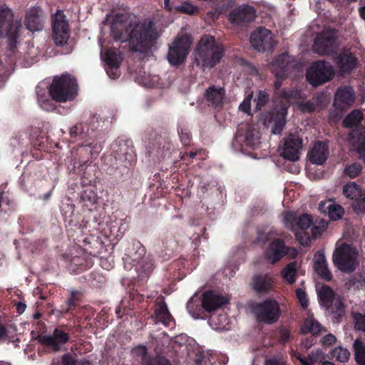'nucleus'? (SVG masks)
<instances>
[{
  "instance_id": "f257e3e1",
  "label": "nucleus",
  "mask_w": 365,
  "mask_h": 365,
  "mask_svg": "<svg viewBox=\"0 0 365 365\" xmlns=\"http://www.w3.org/2000/svg\"><path fill=\"white\" fill-rule=\"evenodd\" d=\"M110 33L116 41H128L131 50L143 52L159 37L155 24L148 21L140 23L135 16L116 15L110 26Z\"/></svg>"
},
{
  "instance_id": "f03ea898",
  "label": "nucleus",
  "mask_w": 365,
  "mask_h": 365,
  "mask_svg": "<svg viewBox=\"0 0 365 365\" xmlns=\"http://www.w3.org/2000/svg\"><path fill=\"white\" fill-rule=\"evenodd\" d=\"M223 53V48L215 43L213 36H204L195 51V61L203 69L212 68L220 63Z\"/></svg>"
},
{
  "instance_id": "7ed1b4c3",
  "label": "nucleus",
  "mask_w": 365,
  "mask_h": 365,
  "mask_svg": "<svg viewBox=\"0 0 365 365\" xmlns=\"http://www.w3.org/2000/svg\"><path fill=\"white\" fill-rule=\"evenodd\" d=\"M77 91L75 78L68 74L54 77L49 88L51 98L57 102L72 101L76 96Z\"/></svg>"
},
{
  "instance_id": "20e7f679",
  "label": "nucleus",
  "mask_w": 365,
  "mask_h": 365,
  "mask_svg": "<svg viewBox=\"0 0 365 365\" xmlns=\"http://www.w3.org/2000/svg\"><path fill=\"white\" fill-rule=\"evenodd\" d=\"M192 43V38L190 34H178L169 44L167 54L168 62L173 66L182 63L190 52Z\"/></svg>"
},
{
  "instance_id": "39448f33",
  "label": "nucleus",
  "mask_w": 365,
  "mask_h": 365,
  "mask_svg": "<svg viewBox=\"0 0 365 365\" xmlns=\"http://www.w3.org/2000/svg\"><path fill=\"white\" fill-rule=\"evenodd\" d=\"M358 252L347 244L337 247L333 254L334 264L341 272L351 273L358 265Z\"/></svg>"
},
{
  "instance_id": "423d86ee",
  "label": "nucleus",
  "mask_w": 365,
  "mask_h": 365,
  "mask_svg": "<svg viewBox=\"0 0 365 365\" xmlns=\"http://www.w3.org/2000/svg\"><path fill=\"white\" fill-rule=\"evenodd\" d=\"M252 312L259 322L272 324L278 320L280 309L277 301L267 299L255 304L252 308Z\"/></svg>"
},
{
  "instance_id": "0eeeda50",
  "label": "nucleus",
  "mask_w": 365,
  "mask_h": 365,
  "mask_svg": "<svg viewBox=\"0 0 365 365\" xmlns=\"http://www.w3.org/2000/svg\"><path fill=\"white\" fill-rule=\"evenodd\" d=\"M334 76L332 66L325 61H317L307 71V79L314 86L322 85L330 81Z\"/></svg>"
},
{
  "instance_id": "6e6552de",
  "label": "nucleus",
  "mask_w": 365,
  "mask_h": 365,
  "mask_svg": "<svg viewBox=\"0 0 365 365\" xmlns=\"http://www.w3.org/2000/svg\"><path fill=\"white\" fill-rule=\"evenodd\" d=\"M287 109L284 107L275 108L263 114L261 120L267 128H270L272 134H280L286 123Z\"/></svg>"
},
{
  "instance_id": "1a4fd4ad",
  "label": "nucleus",
  "mask_w": 365,
  "mask_h": 365,
  "mask_svg": "<svg viewBox=\"0 0 365 365\" xmlns=\"http://www.w3.org/2000/svg\"><path fill=\"white\" fill-rule=\"evenodd\" d=\"M20 27L19 23H14V14L10 9H0V37L6 36L13 41Z\"/></svg>"
},
{
  "instance_id": "9d476101",
  "label": "nucleus",
  "mask_w": 365,
  "mask_h": 365,
  "mask_svg": "<svg viewBox=\"0 0 365 365\" xmlns=\"http://www.w3.org/2000/svg\"><path fill=\"white\" fill-rule=\"evenodd\" d=\"M303 140L298 135L290 133L282 141L281 155L290 161H297L299 159L302 150Z\"/></svg>"
},
{
  "instance_id": "9b49d317",
  "label": "nucleus",
  "mask_w": 365,
  "mask_h": 365,
  "mask_svg": "<svg viewBox=\"0 0 365 365\" xmlns=\"http://www.w3.org/2000/svg\"><path fill=\"white\" fill-rule=\"evenodd\" d=\"M338 46L337 34L334 31H324L315 40L314 49L321 55L333 52Z\"/></svg>"
},
{
  "instance_id": "f8f14e48",
  "label": "nucleus",
  "mask_w": 365,
  "mask_h": 365,
  "mask_svg": "<svg viewBox=\"0 0 365 365\" xmlns=\"http://www.w3.org/2000/svg\"><path fill=\"white\" fill-rule=\"evenodd\" d=\"M53 32L57 45L62 46L67 42L69 37L68 24L63 11L58 10L53 17Z\"/></svg>"
},
{
  "instance_id": "ddd939ff",
  "label": "nucleus",
  "mask_w": 365,
  "mask_h": 365,
  "mask_svg": "<svg viewBox=\"0 0 365 365\" xmlns=\"http://www.w3.org/2000/svg\"><path fill=\"white\" fill-rule=\"evenodd\" d=\"M250 41L252 46L258 51L271 50L274 44L270 31L262 27L252 34Z\"/></svg>"
},
{
  "instance_id": "4468645a",
  "label": "nucleus",
  "mask_w": 365,
  "mask_h": 365,
  "mask_svg": "<svg viewBox=\"0 0 365 365\" xmlns=\"http://www.w3.org/2000/svg\"><path fill=\"white\" fill-rule=\"evenodd\" d=\"M145 255V247L139 242H134L132 245L126 250L123 257L125 267L127 269L138 267L142 262Z\"/></svg>"
},
{
  "instance_id": "2eb2a0df",
  "label": "nucleus",
  "mask_w": 365,
  "mask_h": 365,
  "mask_svg": "<svg viewBox=\"0 0 365 365\" xmlns=\"http://www.w3.org/2000/svg\"><path fill=\"white\" fill-rule=\"evenodd\" d=\"M44 19L45 17L41 9L34 6L26 11L24 24L31 31H39L43 29Z\"/></svg>"
},
{
  "instance_id": "dca6fc26",
  "label": "nucleus",
  "mask_w": 365,
  "mask_h": 365,
  "mask_svg": "<svg viewBox=\"0 0 365 365\" xmlns=\"http://www.w3.org/2000/svg\"><path fill=\"white\" fill-rule=\"evenodd\" d=\"M255 18V10L252 6L248 5H242L236 8L229 15L230 21L237 25L252 22Z\"/></svg>"
},
{
  "instance_id": "f3484780",
  "label": "nucleus",
  "mask_w": 365,
  "mask_h": 365,
  "mask_svg": "<svg viewBox=\"0 0 365 365\" xmlns=\"http://www.w3.org/2000/svg\"><path fill=\"white\" fill-rule=\"evenodd\" d=\"M228 302L229 298L214 292H207L202 294V306L208 312H215Z\"/></svg>"
},
{
  "instance_id": "a211bd4d",
  "label": "nucleus",
  "mask_w": 365,
  "mask_h": 365,
  "mask_svg": "<svg viewBox=\"0 0 365 365\" xmlns=\"http://www.w3.org/2000/svg\"><path fill=\"white\" fill-rule=\"evenodd\" d=\"M68 339L69 336L66 332L59 329H55L51 335L40 336L39 341L45 345L51 346L55 351H58Z\"/></svg>"
},
{
  "instance_id": "6ab92c4d",
  "label": "nucleus",
  "mask_w": 365,
  "mask_h": 365,
  "mask_svg": "<svg viewBox=\"0 0 365 365\" xmlns=\"http://www.w3.org/2000/svg\"><path fill=\"white\" fill-rule=\"evenodd\" d=\"M355 93L351 87L339 88L334 96V106L339 109L350 106L354 101Z\"/></svg>"
},
{
  "instance_id": "aec40b11",
  "label": "nucleus",
  "mask_w": 365,
  "mask_h": 365,
  "mask_svg": "<svg viewBox=\"0 0 365 365\" xmlns=\"http://www.w3.org/2000/svg\"><path fill=\"white\" fill-rule=\"evenodd\" d=\"M287 253L284 242L281 240H274L265 252L266 259L271 263L279 261Z\"/></svg>"
},
{
  "instance_id": "412c9836",
  "label": "nucleus",
  "mask_w": 365,
  "mask_h": 365,
  "mask_svg": "<svg viewBox=\"0 0 365 365\" xmlns=\"http://www.w3.org/2000/svg\"><path fill=\"white\" fill-rule=\"evenodd\" d=\"M328 155V147L324 142L315 143L308 154L310 161L317 165L323 164Z\"/></svg>"
},
{
  "instance_id": "4be33fe9",
  "label": "nucleus",
  "mask_w": 365,
  "mask_h": 365,
  "mask_svg": "<svg viewBox=\"0 0 365 365\" xmlns=\"http://www.w3.org/2000/svg\"><path fill=\"white\" fill-rule=\"evenodd\" d=\"M314 268L317 273L326 281H330L332 275L328 268L327 262L323 252H317L314 257Z\"/></svg>"
},
{
  "instance_id": "5701e85b",
  "label": "nucleus",
  "mask_w": 365,
  "mask_h": 365,
  "mask_svg": "<svg viewBox=\"0 0 365 365\" xmlns=\"http://www.w3.org/2000/svg\"><path fill=\"white\" fill-rule=\"evenodd\" d=\"M205 96L213 106H220L225 100V91L222 87L212 86L206 90Z\"/></svg>"
},
{
  "instance_id": "b1692460",
  "label": "nucleus",
  "mask_w": 365,
  "mask_h": 365,
  "mask_svg": "<svg viewBox=\"0 0 365 365\" xmlns=\"http://www.w3.org/2000/svg\"><path fill=\"white\" fill-rule=\"evenodd\" d=\"M133 354L135 356L140 359L145 365H171L167 359L160 356L148 361L147 349L144 346H138L133 349Z\"/></svg>"
},
{
  "instance_id": "393cba45",
  "label": "nucleus",
  "mask_w": 365,
  "mask_h": 365,
  "mask_svg": "<svg viewBox=\"0 0 365 365\" xmlns=\"http://www.w3.org/2000/svg\"><path fill=\"white\" fill-rule=\"evenodd\" d=\"M288 56L287 53H283L278 56V58L272 64V71L275 74L277 82L275 86L279 88L281 86L280 79L283 78L284 74V69L287 66Z\"/></svg>"
},
{
  "instance_id": "a878e982",
  "label": "nucleus",
  "mask_w": 365,
  "mask_h": 365,
  "mask_svg": "<svg viewBox=\"0 0 365 365\" xmlns=\"http://www.w3.org/2000/svg\"><path fill=\"white\" fill-rule=\"evenodd\" d=\"M274 280L272 277L265 275H257L253 277L252 287L257 293H267L272 287Z\"/></svg>"
},
{
  "instance_id": "bb28decb",
  "label": "nucleus",
  "mask_w": 365,
  "mask_h": 365,
  "mask_svg": "<svg viewBox=\"0 0 365 365\" xmlns=\"http://www.w3.org/2000/svg\"><path fill=\"white\" fill-rule=\"evenodd\" d=\"M336 62L340 71L341 73H346L355 67L356 59L352 53L345 51L338 56Z\"/></svg>"
},
{
  "instance_id": "cd10ccee",
  "label": "nucleus",
  "mask_w": 365,
  "mask_h": 365,
  "mask_svg": "<svg viewBox=\"0 0 365 365\" xmlns=\"http://www.w3.org/2000/svg\"><path fill=\"white\" fill-rule=\"evenodd\" d=\"M155 318L157 320L156 323L159 322L165 326L168 325L173 320V317L168 311V307L163 300L156 304Z\"/></svg>"
},
{
  "instance_id": "c85d7f7f",
  "label": "nucleus",
  "mask_w": 365,
  "mask_h": 365,
  "mask_svg": "<svg viewBox=\"0 0 365 365\" xmlns=\"http://www.w3.org/2000/svg\"><path fill=\"white\" fill-rule=\"evenodd\" d=\"M245 145L253 149L256 148L260 143V134L257 128L254 125L247 126L245 136Z\"/></svg>"
},
{
  "instance_id": "c756f323",
  "label": "nucleus",
  "mask_w": 365,
  "mask_h": 365,
  "mask_svg": "<svg viewBox=\"0 0 365 365\" xmlns=\"http://www.w3.org/2000/svg\"><path fill=\"white\" fill-rule=\"evenodd\" d=\"M320 209H324V211L327 210L329 216L331 220H337L344 215L343 207L332 202H328L327 205H326V204H320Z\"/></svg>"
},
{
  "instance_id": "7c9ffc66",
  "label": "nucleus",
  "mask_w": 365,
  "mask_h": 365,
  "mask_svg": "<svg viewBox=\"0 0 365 365\" xmlns=\"http://www.w3.org/2000/svg\"><path fill=\"white\" fill-rule=\"evenodd\" d=\"M318 297L322 304L328 309L334 302V293L329 287L322 286L318 292Z\"/></svg>"
},
{
  "instance_id": "2f4dec72",
  "label": "nucleus",
  "mask_w": 365,
  "mask_h": 365,
  "mask_svg": "<svg viewBox=\"0 0 365 365\" xmlns=\"http://www.w3.org/2000/svg\"><path fill=\"white\" fill-rule=\"evenodd\" d=\"M354 359L359 365H365V343L357 338L353 344Z\"/></svg>"
},
{
  "instance_id": "473e14b6",
  "label": "nucleus",
  "mask_w": 365,
  "mask_h": 365,
  "mask_svg": "<svg viewBox=\"0 0 365 365\" xmlns=\"http://www.w3.org/2000/svg\"><path fill=\"white\" fill-rule=\"evenodd\" d=\"M322 331L321 324L315 321L312 317H309L304 322L302 328V331L304 334L311 333L312 334H317Z\"/></svg>"
},
{
  "instance_id": "72a5a7b5",
  "label": "nucleus",
  "mask_w": 365,
  "mask_h": 365,
  "mask_svg": "<svg viewBox=\"0 0 365 365\" xmlns=\"http://www.w3.org/2000/svg\"><path fill=\"white\" fill-rule=\"evenodd\" d=\"M362 116V113L359 110H354L346 117L343 124L346 128L357 126L361 120Z\"/></svg>"
},
{
  "instance_id": "f704fd0d",
  "label": "nucleus",
  "mask_w": 365,
  "mask_h": 365,
  "mask_svg": "<svg viewBox=\"0 0 365 365\" xmlns=\"http://www.w3.org/2000/svg\"><path fill=\"white\" fill-rule=\"evenodd\" d=\"M343 192L347 198L351 200H356L361 196V189L354 182L345 185L343 188Z\"/></svg>"
},
{
  "instance_id": "c9c22d12",
  "label": "nucleus",
  "mask_w": 365,
  "mask_h": 365,
  "mask_svg": "<svg viewBox=\"0 0 365 365\" xmlns=\"http://www.w3.org/2000/svg\"><path fill=\"white\" fill-rule=\"evenodd\" d=\"M297 264L296 262H292L287 265L282 271V276L289 284H293L295 282Z\"/></svg>"
},
{
  "instance_id": "e433bc0d",
  "label": "nucleus",
  "mask_w": 365,
  "mask_h": 365,
  "mask_svg": "<svg viewBox=\"0 0 365 365\" xmlns=\"http://www.w3.org/2000/svg\"><path fill=\"white\" fill-rule=\"evenodd\" d=\"M121 56L116 51L108 50L106 52V61L110 69L118 68L121 62Z\"/></svg>"
},
{
  "instance_id": "4c0bfd02",
  "label": "nucleus",
  "mask_w": 365,
  "mask_h": 365,
  "mask_svg": "<svg viewBox=\"0 0 365 365\" xmlns=\"http://www.w3.org/2000/svg\"><path fill=\"white\" fill-rule=\"evenodd\" d=\"M297 107L304 113H310L322 108L319 98H314L312 101L299 103Z\"/></svg>"
},
{
  "instance_id": "58836bf2",
  "label": "nucleus",
  "mask_w": 365,
  "mask_h": 365,
  "mask_svg": "<svg viewBox=\"0 0 365 365\" xmlns=\"http://www.w3.org/2000/svg\"><path fill=\"white\" fill-rule=\"evenodd\" d=\"M331 356L339 362H346L350 357V352L347 349L339 346L332 351Z\"/></svg>"
},
{
  "instance_id": "ea45409f",
  "label": "nucleus",
  "mask_w": 365,
  "mask_h": 365,
  "mask_svg": "<svg viewBox=\"0 0 365 365\" xmlns=\"http://www.w3.org/2000/svg\"><path fill=\"white\" fill-rule=\"evenodd\" d=\"M283 220L286 227L293 232H296V222L297 221V218L294 212H285L283 214Z\"/></svg>"
},
{
  "instance_id": "a19ab883",
  "label": "nucleus",
  "mask_w": 365,
  "mask_h": 365,
  "mask_svg": "<svg viewBox=\"0 0 365 365\" xmlns=\"http://www.w3.org/2000/svg\"><path fill=\"white\" fill-rule=\"evenodd\" d=\"M312 224V219L310 215L304 214L297 218L296 222V232L298 230H304L308 229Z\"/></svg>"
},
{
  "instance_id": "79ce46f5",
  "label": "nucleus",
  "mask_w": 365,
  "mask_h": 365,
  "mask_svg": "<svg viewBox=\"0 0 365 365\" xmlns=\"http://www.w3.org/2000/svg\"><path fill=\"white\" fill-rule=\"evenodd\" d=\"M353 317L354 320V329L365 333V313H354Z\"/></svg>"
},
{
  "instance_id": "37998d69",
  "label": "nucleus",
  "mask_w": 365,
  "mask_h": 365,
  "mask_svg": "<svg viewBox=\"0 0 365 365\" xmlns=\"http://www.w3.org/2000/svg\"><path fill=\"white\" fill-rule=\"evenodd\" d=\"M43 91H41L40 87L37 88V96H38V101L40 105V106L45 110L49 111L54 109L53 104L51 102V101L48 99H43V97H41V92Z\"/></svg>"
},
{
  "instance_id": "c03bdc74",
  "label": "nucleus",
  "mask_w": 365,
  "mask_h": 365,
  "mask_svg": "<svg viewBox=\"0 0 365 365\" xmlns=\"http://www.w3.org/2000/svg\"><path fill=\"white\" fill-rule=\"evenodd\" d=\"M361 171V166L358 163H353L346 167L344 173L351 178L357 177Z\"/></svg>"
},
{
  "instance_id": "a18cd8bd",
  "label": "nucleus",
  "mask_w": 365,
  "mask_h": 365,
  "mask_svg": "<svg viewBox=\"0 0 365 365\" xmlns=\"http://www.w3.org/2000/svg\"><path fill=\"white\" fill-rule=\"evenodd\" d=\"M176 11L187 14H194L197 11V8L188 2H183L175 7Z\"/></svg>"
},
{
  "instance_id": "49530a36",
  "label": "nucleus",
  "mask_w": 365,
  "mask_h": 365,
  "mask_svg": "<svg viewBox=\"0 0 365 365\" xmlns=\"http://www.w3.org/2000/svg\"><path fill=\"white\" fill-rule=\"evenodd\" d=\"M269 97L265 91H259L256 101V109L260 110L268 101Z\"/></svg>"
},
{
  "instance_id": "de8ad7c7",
  "label": "nucleus",
  "mask_w": 365,
  "mask_h": 365,
  "mask_svg": "<svg viewBox=\"0 0 365 365\" xmlns=\"http://www.w3.org/2000/svg\"><path fill=\"white\" fill-rule=\"evenodd\" d=\"M308 356L309 357L311 362H313V364L316 362H322L325 359V355L319 349L315 351H312Z\"/></svg>"
},
{
  "instance_id": "09e8293b",
  "label": "nucleus",
  "mask_w": 365,
  "mask_h": 365,
  "mask_svg": "<svg viewBox=\"0 0 365 365\" xmlns=\"http://www.w3.org/2000/svg\"><path fill=\"white\" fill-rule=\"evenodd\" d=\"M252 95H249L245 100L240 104L239 109L246 113L250 112Z\"/></svg>"
},
{
  "instance_id": "8fccbe9b",
  "label": "nucleus",
  "mask_w": 365,
  "mask_h": 365,
  "mask_svg": "<svg viewBox=\"0 0 365 365\" xmlns=\"http://www.w3.org/2000/svg\"><path fill=\"white\" fill-rule=\"evenodd\" d=\"M297 297L301 305L304 308H307L308 307L309 300L307 299L305 292H304L301 289H297Z\"/></svg>"
},
{
  "instance_id": "3c124183",
  "label": "nucleus",
  "mask_w": 365,
  "mask_h": 365,
  "mask_svg": "<svg viewBox=\"0 0 365 365\" xmlns=\"http://www.w3.org/2000/svg\"><path fill=\"white\" fill-rule=\"evenodd\" d=\"M336 339V337L333 334H329L322 338V342L325 346H329L335 342Z\"/></svg>"
},
{
  "instance_id": "603ef678",
  "label": "nucleus",
  "mask_w": 365,
  "mask_h": 365,
  "mask_svg": "<svg viewBox=\"0 0 365 365\" xmlns=\"http://www.w3.org/2000/svg\"><path fill=\"white\" fill-rule=\"evenodd\" d=\"M63 365H77L75 359L69 354H66L63 356Z\"/></svg>"
},
{
  "instance_id": "864d4df0",
  "label": "nucleus",
  "mask_w": 365,
  "mask_h": 365,
  "mask_svg": "<svg viewBox=\"0 0 365 365\" xmlns=\"http://www.w3.org/2000/svg\"><path fill=\"white\" fill-rule=\"evenodd\" d=\"M358 153L360 158H361L365 163V136L364 137L363 140L360 143L358 148Z\"/></svg>"
},
{
  "instance_id": "5fc2aeb1",
  "label": "nucleus",
  "mask_w": 365,
  "mask_h": 365,
  "mask_svg": "<svg viewBox=\"0 0 365 365\" xmlns=\"http://www.w3.org/2000/svg\"><path fill=\"white\" fill-rule=\"evenodd\" d=\"M335 306L336 307V313L339 316H341L344 314V304H342V302L339 300H337L336 302H335Z\"/></svg>"
},
{
  "instance_id": "6e6d98bb",
  "label": "nucleus",
  "mask_w": 365,
  "mask_h": 365,
  "mask_svg": "<svg viewBox=\"0 0 365 365\" xmlns=\"http://www.w3.org/2000/svg\"><path fill=\"white\" fill-rule=\"evenodd\" d=\"M107 74L109 76L110 78H115L119 76L118 68L110 69V67H108V68L107 69Z\"/></svg>"
},
{
  "instance_id": "4d7b16f0",
  "label": "nucleus",
  "mask_w": 365,
  "mask_h": 365,
  "mask_svg": "<svg viewBox=\"0 0 365 365\" xmlns=\"http://www.w3.org/2000/svg\"><path fill=\"white\" fill-rule=\"evenodd\" d=\"M266 365H287L282 361H278L276 359H269L266 362Z\"/></svg>"
},
{
  "instance_id": "13d9d810",
  "label": "nucleus",
  "mask_w": 365,
  "mask_h": 365,
  "mask_svg": "<svg viewBox=\"0 0 365 365\" xmlns=\"http://www.w3.org/2000/svg\"><path fill=\"white\" fill-rule=\"evenodd\" d=\"M298 359L302 364V365H312L313 364V362H311V360H309V356L307 358H302L299 356V357H298Z\"/></svg>"
},
{
  "instance_id": "bf43d9fd",
  "label": "nucleus",
  "mask_w": 365,
  "mask_h": 365,
  "mask_svg": "<svg viewBox=\"0 0 365 365\" xmlns=\"http://www.w3.org/2000/svg\"><path fill=\"white\" fill-rule=\"evenodd\" d=\"M364 203H365V194L364 196L362 197L361 200L359 201L354 207V209L356 212H359V210H361V207L364 206Z\"/></svg>"
},
{
  "instance_id": "052dcab7",
  "label": "nucleus",
  "mask_w": 365,
  "mask_h": 365,
  "mask_svg": "<svg viewBox=\"0 0 365 365\" xmlns=\"http://www.w3.org/2000/svg\"><path fill=\"white\" fill-rule=\"evenodd\" d=\"M26 304H24V303H19L17 305H16V309H17V312L19 314H22L25 309H26Z\"/></svg>"
},
{
  "instance_id": "680f3d73",
  "label": "nucleus",
  "mask_w": 365,
  "mask_h": 365,
  "mask_svg": "<svg viewBox=\"0 0 365 365\" xmlns=\"http://www.w3.org/2000/svg\"><path fill=\"white\" fill-rule=\"evenodd\" d=\"M7 334V330L5 327L0 325V340L4 339Z\"/></svg>"
},
{
  "instance_id": "e2e57ef3",
  "label": "nucleus",
  "mask_w": 365,
  "mask_h": 365,
  "mask_svg": "<svg viewBox=\"0 0 365 365\" xmlns=\"http://www.w3.org/2000/svg\"><path fill=\"white\" fill-rule=\"evenodd\" d=\"M9 201L6 200V199H4V197L1 196L0 197V207L1 206H4V207H9Z\"/></svg>"
},
{
  "instance_id": "0e129e2a",
  "label": "nucleus",
  "mask_w": 365,
  "mask_h": 365,
  "mask_svg": "<svg viewBox=\"0 0 365 365\" xmlns=\"http://www.w3.org/2000/svg\"><path fill=\"white\" fill-rule=\"evenodd\" d=\"M282 337L283 338V340L285 341L287 339H288L289 337V333L286 330H282Z\"/></svg>"
},
{
  "instance_id": "69168bd1",
  "label": "nucleus",
  "mask_w": 365,
  "mask_h": 365,
  "mask_svg": "<svg viewBox=\"0 0 365 365\" xmlns=\"http://www.w3.org/2000/svg\"><path fill=\"white\" fill-rule=\"evenodd\" d=\"M359 14L361 18L365 19V6L359 9Z\"/></svg>"
},
{
  "instance_id": "338daca9",
  "label": "nucleus",
  "mask_w": 365,
  "mask_h": 365,
  "mask_svg": "<svg viewBox=\"0 0 365 365\" xmlns=\"http://www.w3.org/2000/svg\"><path fill=\"white\" fill-rule=\"evenodd\" d=\"M81 365H92L91 362L88 361H83L81 363Z\"/></svg>"
},
{
  "instance_id": "774afa93",
  "label": "nucleus",
  "mask_w": 365,
  "mask_h": 365,
  "mask_svg": "<svg viewBox=\"0 0 365 365\" xmlns=\"http://www.w3.org/2000/svg\"><path fill=\"white\" fill-rule=\"evenodd\" d=\"M322 365H334V364L329 361H324V362H323Z\"/></svg>"
}]
</instances>
